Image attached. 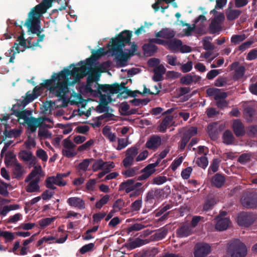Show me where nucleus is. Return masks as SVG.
<instances>
[{"mask_svg": "<svg viewBox=\"0 0 257 257\" xmlns=\"http://www.w3.org/2000/svg\"><path fill=\"white\" fill-rule=\"evenodd\" d=\"M90 68L86 64L74 67L72 70L64 69L58 73L53 74L50 79L45 80L41 85L48 88L55 96L62 98L69 92L68 84L75 83L86 76Z\"/></svg>", "mask_w": 257, "mask_h": 257, "instance_id": "nucleus-1", "label": "nucleus"}, {"mask_svg": "<svg viewBox=\"0 0 257 257\" xmlns=\"http://www.w3.org/2000/svg\"><path fill=\"white\" fill-rule=\"evenodd\" d=\"M55 0H43L42 2L34 8L29 14L25 25L29 30L33 34H36L39 37L37 43L43 40L44 35H41L40 30V18L41 16L46 12L47 9L52 6V3Z\"/></svg>", "mask_w": 257, "mask_h": 257, "instance_id": "nucleus-2", "label": "nucleus"}, {"mask_svg": "<svg viewBox=\"0 0 257 257\" xmlns=\"http://www.w3.org/2000/svg\"><path fill=\"white\" fill-rule=\"evenodd\" d=\"M132 33L128 31H124L119 34L118 37L112 39L111 50L115 55V59L120 66L126 65L128 56L122 51V47L131 41Z\"/></svg>", "mask_w": 257, "mask_h": 257, "instance_id": "nucleus-3", "label": "nucleus"}, {"mask_svg": "<svg viewBox=\"0 0 257 257\" xmlns=\"http://www.w3.org/2000/svg\"><path fill=\"white\" fill-rule=\"evenodd\" d=\"M228 252L231 257H244L247 254V248L244 243L236 239L230 242Z\"/></svg>", "mask_w": 257, "mask_h": 257, "instance_id": "nucleus-4", "label": "nucleus"}, {"mask_svg": "<svg viewBox=\"0 0 257 257\" xmlns=\"http://www.w3.org/2000/svg\"><path fill=\"white\" fill-rule=\"evenodd\" d=\"M99 75L96 74H91L87 78V84L85 86V89L87 91L92 93L97 92L100 93V91L107 92L103 87L104 85H100L97 83L99 80Z\"/></svg>", "mask_w": 257, "mask_h": 257, "instance_id": "nucleus-5", "label": "nucleus"}, {"mask_svg": "<svg viewBox=\"0 0 257 257\" xmlns=\"http://www.w3.org/2000/svg\"><path fill=\"white\" fill-rule=\"evenodd\" d=\"M241 204L247 208H253L257 207V194L250 192L244 193L241 197Z\"/></svg>", "mask_w": 257, "mask_h": 257, "instance_id": "nucleus-6", "label": "nucleus"}, {"mask_svg": "<svg viewBox=\"0 0 257 257\" xmlns=\"http://www.w3.org/2000/svg\"><path fill=\"white\" fill-rule=\"evenodd\" d=\"M24 34L23 32L18 37L16 42L14 43V46L11 49L12 52H14L12 56L10 59V62H13L15 58V54L19 53L20 51H24L26 48H29L26 46V40L24 38ZM31 46H30V47Z\"/></svg>", "mask_w": 257, "mask_h": 257, "instance_id": "nucleus-7", "label": "nucleus"}, {"mask_svg": "<svg viewBox=\"0 0 257 257\" xmlns=\"http://www.w3.org/2000/svg\"><path fill=\"white\" fill-rule=\"evenodd\" d=\"M21 105H20L19 102L17 104L13 105L12 110L13 114L18 117L19 119L24 120V122L26 123L28 119L30 118L32 115L31 110H23L24 108H21Z\"/></svg>", "mask_w": 257, "mask_h": 257, "instance_id": "nucleus-8", "label": "nucleus"}, {"mask_svg": "<svg viewBox=\"0 0 257 257\" xmlns=\"http://www.w3.org/2000/svg\"><path fill=\"white\" fill-rule=\"evenodd\" d=\"M46 120L51 122L50 119L45 117H39L38 118L31 117L26 121V123L28 125V130L30 131V132L34 133L38 127L42 126Z\"/></svg>", "mask_w": 257, "mask_h": 257, "instance_id": "nucleus-9", "label": "nucleus"}, {"mask_svg": "<svg viewBox=\"0 0 257 257\" xmlns=\"http://www.w3.org/2000/svg\"><path fill=\"white\" fill-rule=\"evenodd\" d=\"M63 149L62 154L67 158H73L77 155L75 151L76 145H74L69 139H64L62 142Z\"/></svg>", "mask_w": 257, "mask_h": 257, "instance_id": "nucleus-10", "label": "nucleus"}, {"mask_svg": "<svg viewBox=\"0 0 257 257\" xmlns=\"http://www.w3.org/2000/svg\"><path fill=\"white\" fill-rule=\"evenodd\" d=\"M254 220L255 217L252 213L245 212L240 213L237 218L238 223L241 226L245 227L252 224Z\"/></svg>", "mask_w": 257, "mask_h": 257, "instance_id": "nucleus-11", "label": "nucleus"}, {"mask_svg": "<svg viewBox=\"0 0 257 257\" xmlns=\"http://www.w3.org/2000/svg\"><path fill=\"white\" fill-rule=\"evenodd\" d=\"M211 251L210 246L206 243H198L196 244L194 251L195 257H205Z\"/></svg>", "mask_w": 257, "mask_h": 257, "instance_id": "nucleus-12", "label": "nucleus"}, {"mask_svg": "<svg viewBox=\"0 0 257 257\" xmlns=\"http://www.w3.org/2000/svg\"><path fill=\"white\" fill-rule=\"evenodd\" d=\"M45 173L42 170V168L40 165H36L34 164L33 169L29 175L26 178L25 182H28L32 179L33 180H39V182L40 181L41 178L44 177Z\"/></svg>", "mask_w": 257, "mask_h": 257, "instance_id": "nucleus-13", "label": "nucleus"}, {"mask_svg": "<svg viewBox=\"0 0 257 257\" xmlns=\"http://www.w3.org/2000/svg\"><path fill=\"white\" fill-rule=\"evenodd\" d=\"M159 164V160H157L156 163L151 164L142 170L143 174L138 177V180H143L149 178L155 171V168Z\"/></svg>", "mask_w": 257, "mask_h": 257, "instance_id": "nucleus-14", "label": "nucleus"}, {"mask_svg": "<svg viewBox=\"0 0 257 257\" xmlns=\"http://www.w3.org/2000/svg\"><path fill=\"white\" fill-rule=\"evenodd\" d=\"M58 179V175L56 177H49L46 180V186L47 188L55 190L56 187L54 185V184L59 186H64L66 185V182L64 181H61L60 179Z\"/></svg>", "mask_w": 257, "mask_h": 257, "instance_id": "nucleus-15", "label": "nucleus"}, {"mask_svg": "<svg viewBox=\"0 0 257 257\" xmlns=\"http://www.w3.org/2000/svg\"><path fill=\"white\" fill-rule=\"evenodd\" d=\"M206 93L209 96H214L215 100L225 99L227 96V93L222 92L219 89L216 88H210L206 90Z\"/></svg>", "mask_w": 257, "mask_h": 257, "instance_id": "nucleus-16", "label": "nucleus"}, {"mask_svg": "<svg viewBox=\"0 0 257 257\" xmlns=\"http://www.w3.org/2000/svg\"><path fill=\"white\" fill-rule=\"evenodd\" d=\"M125 83L122 82L120 85L117 83H114L112 85L105 84L103 87L105 91L109 92L111 94H115L119 92L123 89H125L126 88L125 87Z\"/></svg>", "mask_w": 257, "mask_h": 257, "instance_id": "nucleus-17", "label": "nucleus"}, {"mask_svg": "<svg viewBox=\"0 0 257 257\" xmlns=\"http://www.w3.org/2000/svg\"><path fill=\"white\" fill-rule=\"evenodd\" d=\"M217 122H213L210 123L207 128V131L210 138L212 140H216L218 137V134L220 130H219V127Z\"/></svg>", "mask_w": 257, "mask_h": 257, "instance_id": "nucleus-18", "label": "nucleus"}, {"mask_svg": "<svg viewBox=\"0 0 257 257\" xmlns=\"http://www.w3.org/2000/svg\"><path fill=\"white\" fill-rule=\"evenodd\" d=\"M232 127L235 136L237 137L243 136L245 134L244 127L242 123L238 119L233 121Z\"/></svg>", "mask_w": 257, "mask_h": 257, "instance_id": "nucleus-19", "label": "nucleus"}, {"mask_svg": "<svg viewBox=\"0 0 257 257\" xmlns=\"http://www.w3.org/2000/svg\"><path fill=\"white\" fill-rule=\"evenodd\" d=\"M215 228L219 231L226 230L229 227L230 223V220L228 218H221L218 216L216 218Z\"/></svg>", "mask_w": 257, "mask_h": 257, "instance_id": "nucleus-20", "label": "nucleus"}, {"mask_svg": "<svg viewBox=\"0 0 257 257\" xmlns=\"http://www.w3.org/2000/svg\"><path fill=\"white\" fill-rule=\"evenodd\" d=\"M161 144V138L158 136H153L150 138L146 144V146L150 149L155 150Z\"/></svg>", "mask_w": 257, "mask_h": 257, "instance_id": "nucleus-21", "label": "nucleus"}, {"mask_svg": "<svg viewBox=\"0 0 257 257\" xmlns=\"http://www.w3.org/2000/svg\"><path fill=\"white\" fill-rule=\"evenodd\" d=\"M153 72L154 74L153 80L155 81H161L163 79V75L166 72V69L162 64H161L156 67Z\"/></svg>", "mask_w": 257, "mask_h": 257, "instance_id": "nucleus-22", "label": "nucleus"}, {"mask_svg": "<svg viewBox=\"0 0 257 257\" xmlns=\"http://www.w3.org/2000/svg\"><path fill=\"white\" fill-rule=\"evenodd\" d=\"M149 242L150 240L149 239H142L139 237L135 239H130L126 246L128 248L132 249L148 243Z\"/></svg>", "mask_w": 257, "mask_h": 257, "instance_id": "nucleus-23", "label": "nucleus"}, {"mask_svg": "<svg viewBox=\"0 0 257 257\" xmlns=\"http://www.w3.org/2000/svg\"><path fill=\"white\" fill-rule=\"evenodd\" d=\"M135 182V180L131 179L121 183L119 185V191L125 190L126 193H128L135 190L134 187Z\"/></svg>", "mask_w": 257, "mask_h": 257, "instance_id": "nucleus-24", "label": "nucleus"}, {"mask_svg": "<svg viewBox=\"0 0 257 257\" xmlns=\"http://www.w3.org/2000/svg\"><path fill=\"white\" fill-rule=\"evenodd\" d=\"M201 77L195 75H192L191 74H187L182 77L180 79L181 83L184 85H190L192 83H196L200 81Z\"/></svg>", "mask_w": 257, "mask_h": 257, "instance_id": "nucleus-25", "label": "nucleus"}, {"mask_svg": "<svg viewBox=\"0 0 257 257\" xmlns=\"http://www.w3.org/2000/svg\"><path fill=\"white\" fill-rule=\"evenodd\" d=\"M13 173L16 178L20 179L25 173V171L20 163L15 162L13 164Z\"/></svg>", "mask_w": 257, "mask_h": 257, "instance_id": "nucleus-26", "label": "nucleus"}, {"mask_svg": "<svg viewBox=\"0 0 257 257\" xmlns=\"http://www.w3.org/2000/svg\"><path fill=\"white\" fill-rule=\"evenodd\" d=\"M166 45L171 51L177 52L179 51L180 47L182 45V41L177 39H173L167 41Z\"/></svg>", "mask_w": 257, "mask_h": 257, "instance_id": "nucleus-27", "label": "nucleus"}, {"mask_svg": "<svg viewBox=\"0 0 257 257\" xmlns=\"http://www.w3.org/2000/svg\"><path fill=\"white\" fill-rule=\"evenodd\" d=\"M67 202L70 206L78 208L79 209L85 208V203L83 200L78 197H71L67 200Z\"/></svg>", "mask_w": 257, "mask_h": 257, "instance_id": "nucleus-28", "label": "nucleus"}, {"mask_svg": "<svg viewBox=\"0 0 257 257\" xmlns=\"http://www.w3.org/2000/svg\"><path fill=\"white\" fill-rule=\"evenodd\" d=\"M173 117L167 116L162 120L161 124L158 126V130L161 132H165L167 128L172 125Z\"/></svg>", "mask_w": 257, "mask_h": 257, "instance_id": "nucleus-29", "label": "nucleus"}, {"mask_svg": "<svg viewBox=\"0 0 257 257\" xmlns=\"http://www.w3.org/2000/svg\"><path fill=\"white\" fill-rule=\"evenodd\" d=\"M39 180L32 179L28 182V185L26 186L25 189L27 192L33 193L40 191L39 185Z\"/></svg>", "mask_w": 257, "mask_h": 257, "instance_id": "nucleus-30", "label": "nucleus"}, {"mask_svg": "<svg viewBox=\"0 0 257 257\" xmlns=\"http://www.w3.org/2000/svg\"><path fill=\"white\" fill-rule=\"evenodd\" d=\"M175 33L173 30L169 29H164L155 34L157 38H163L166 39H171L175 36Z\"/></svg>", "mask_w": 257, "mask_h": 257, "instance_id": "nucleus-31", "label": "nucleus"}, {"mask_svg": "<svg viewBox=\"0 0 257 257\" xmlns=\"http://www.w3.org/2000/svg\"><path fill=\"white\" fill-rule=\"evenodd\" d=\"M37 97V95L34 94L33 92H28L24 99L19 102L20 105H21V108H25L26 105L33 101Z\"/></svg>", "mask_w": 257, "mask_h": 257, "instance_id": "nucleus-32", "label": "nucleus"}, {"mask_svg": "<svg viewBox=\"0 0 257 257\" xmlns=\"http://www.w3.org/2000/svg\"><path fill=\"white\" fill-rule=\"evenodd\" d=\"M225 179L220 174H215L211 179V184L212 185L217 187H221L224 183Z\"/></svg>", "mask_w": 257, "mask_h": 257, "instance_id": "nucleus-33", "label": "nucleus"}, {"mask_svg": "<svg viewBox=\"0 0 257 257\" xmlns=\"http://www.w3.org/2000/svg\"><path fill=\"white\" fill-rule=\"evenodd\" d=\"M21 158L25 161H31V164H36L37 159L34 156L32 152L23 151L20 153Z\"/></svg>", "mask_w": 257, "mask_h": 257, "instance_id": "nucleus-34", "label": "nucleus"}, {"mask_svg": "<svg viewBox=\"0 0 257 257\" xmlns=\"http://www.w3.org/2000/svg\"><path fill=\"white\" fill-rule=\"evenodd\" d=\"M192 233L191 229L188 224L182 225L177 230V233L180 237H186Z\"/></svg>", "mask_w": 257, "mask_h": 257, "instance_id": "nucleus-35", "label": "nucleus"}, {"mask_svg": "<svg viewBox=\"0 0 257 257\" xmlns=\"http://www.w3.org/2000/svg\"><path fill=\"white\" fill-rule=\"evenodd\" d=\"M143 49L146 54L152 55L157 52V47L152 42H149L148 44H144Z\"/></svg>", "mask_w": 257, "mask_h": 257, "instance_id": "nucleus-36", "label": "nucleus"}, {"mask_svg": "<svg viewBox=\"0 0 257 257\" xmlns=\"http://www.w3.org/2000/svg\"><path fill=\"white\" fill-rule=\"evenodd\" d=\"M222 138L223 142L226 145L232 144L234 140L232 133L229 130H226L224 132Z\"/></svg>", "mask_w": 257, "mask_h": 257, "instance_id": "nucleus-37", "label": "nucleus"}, {"mask_svg": "<svg viewBox=\"0 0 257 257\" xmlns=\"http://www.w3.org/2000/svg\"><path fill=\"white\" fill-rule=\"evenodd\" d=\"M240 13V10L228 9L226 12L227 19L230 21L233 20L237 18Z\"/></svg>", "mask_w": 257, "mask_h": 257, "instance_id": "nucleus-38", "label": "nucleus"}, {"mask_svg": "<svg viewBox=\"0 0 257 257\" xmlns=\"http://www.w3.org/2000/svg\"><path fill=\"white\" fill-rule=\"evenodd\" d=\"M209 30L212 34L219 32L221 30L220 24L212 20L209 25Z\"/></svg>", "mask_w": 257, "mask_h": 257, "instance_id": "nucleus-39", "label": "nucleus"}, {"mask_svg": "<svg viewBox=\"0 0 257 257\" xmlns=\"http://www.w3.org/2000/svg\"><path fill=\"white\" fill-rule=\"evenodd\" d=\"M211 38L206 37L203 39V48L206 50H213L215 49V46L210 42Z\"/></svg>", "mask_w": 257, "mask_h": 257, "instance_id": "nucleus-40", "label": "nucleus"}, {"mask_svg": "<svg viewBox=\"0 0 257 257\" xmlns=\"http://www.w3.org/2000/svg\"><path fill=\"white\" fill-rule=\"evenodd\" d=\"M98 93L100 94L99 103L105 105H108L109 103L112 102V99L110 95L103 94L101 93V91H100V93Z\"/></svg>", "mask_w": 257, "mask_h": 257, "instance_id": "nucleus-41", "label": "nucleus"}, {"mask_svg": "<svg viewBox=\"0 0 257 257\" xmlns=\"http://www.w3.org/2000/svg\"><path fill=\"white\" fill-rule=\"evenodd\" d=\"M18 205H10L5 206L3 208L0 209V214L2 215L5 216L9 211L17 209L19 208Z\"/></svg>", "mask_w": 257, "mask_h": 257, "instance_id": "nucleus-42", "label": "nucleus"}, {"mask_svg": "<svg viewBox=\"0 0 257 257\" xmlns=\"http://www.w3.org/2000/svg\"><path fill=\"white\" fill-rule=\"evenodd\" d=\"M138 167L129 168L128 169L122 172V174L127 177H132L136 175L139 171Z\"/></svg>", "mask_w": 257, "mask_h": 257, "instance_id": "nucleus-43", "label": "nucleus"}, {"mask_svg": "<svg viewBox=\"0 0 257 257\" xmlns=\"http://www.w3.org/2000/svg\"><path fill=\"white\" fill-rule=\"evenodd\" d=\"M93 160L92 159H86L83 160V161L79 163L78 166V168L84 171H86L89 164Z\"/></svg>", "mask_w": 257, "mask_h": 257, "instance_id": "nucleus-44", "label": "nucleus"}, {"mask_svg": "<svg viewBox=\"0 0 257 257\" xmlns=\"http://www.w3.org/2000/svg\"><path fill=\"white\" fill-rule=\"evenodd\" d=\"M16 160V156L11 152H9L6 154L5 162L6 165H10L11 163L14 164Z\"/></svg>", "mask_w": 257, "mask_h": 257, "instance_id": "nucleus-45", "label": "nucleus"}, {"mask_svg": "<svg viewBox=\"0 0 257 257\" xmlns=\"http://www.w3.org/2000/svg\"><path fill=\"white\" fill-rule=\"evenodd\" d=\"M245 68L243 66L238 67L235 71L233 75V78L235 79H238L241 78L244 75Z\"/></svg>", "mask_w": 257, "mask_h": 257, "instance_id": "nucleus-46", "label": "nucleus"}, {"mask_svg": "<svg viewBox=\"0 0 257 257\" xmlns=\"http://www.w3.org/2000/svg\"><path fill=\"white\" fill-rule=\"evenodd\" d=\"M216 203V201L215 198H211L210 199L206 201L203 205V210L204 211H208L211 209L212 207Z\"/></svg>", "mask_w": 257, "mask_h": 257, "instance_id": "nucleus-47", "label": "nucleus"}, {"mask_svg": "<svg viewBox=\"0 0 257 257\" xmlns=\"http://www.w3.org/2000/svg\"><path fill=\"white\" fill-rule=\"evenodd\" d=\"M138 153V149L136 147H133L127 150L125 153V156L131 157L134 159V158Z\"/></svg>", "mask_w": 257, "mask_h": 257, "instance_id": "nucleus-48", "label": "nucleus"}, {"mask_svg": "<svg viewBox=\"0 0 257 257\" xmlns=\"http://www.w3.org/2000/svg\"><path fill=\"white\" fill-rule=\"evenodd\" d=\"M208 160L205 156H202L196 160V164L200 167L204 169L208 165Z\"/></svg>", "mask_w": 257, "mask_h": 257, "instance_id": "nucleus-49", "label": "nucleus"}, {"mask_svg": "<svg viewBox=\"0 0 257 257\" xmlns=\"http://www.w3.org/2000/svg\"><path fill=\"white\" fill-rule=\"evenodd\" d=\"M104 165V162L101 159L95 160L92 165V170L94 172H96L98 170L102 169Z\"/></svg>", "mask_w": 257, "mask_h": 257, "instance_id": "nucleus-50", "label": "nucleus"}, {"mask_svg": "<svg viewBox=\"0 0 257 257\" xmlns=\"http://www.w3.org/2000/svg\"><path fill=\"white\" fill-rule=\"evenodd\" d=\"M246 38L244 34L233 35L231 38V41L234 44H238Z\"/></svg>", "mask_w": 257, "mask_h": 257, "instance_id": "nucleus-51", "label": "nucleus"}, {"mask_svg": "<svg viewBox=\"0 0 257 257\" xmlns=\"http://www.w3.org/2000/svg\"><path fill=\"white\" fill-rule=\"evenodd\" d=\"M100 57L99 54L95 52L94 53H93L90 58H88L86 60V65H88L90 67H91V66L94 63V61L99 59Z\"/></svg>", "mask_w": 257, "mask_h": 257, "instance_id": "nucleus-52", "label": "nucleus"}, {"mask_svg": "<svg viewBox=\"0 0 257 257\" xmlns=\"http://www.w3.org/2000/svg\"><path fill=\"white\" fill-rule=\"evenodd\" d=\"M167 59L168 63L172 66L180 65V62H177V58L175 56L167 55Z\"/></svg>", "mask_w": 257, "mask_h": 257, "instance_id": "nucleus-53", "label": "nucleus"}, {"mask_svg": "<svg viewBox=\"0 0 257 257\" xmlns=\"http://www.w3.org/2000/svg\"><path fill=\"white\" fill-rule=\"evenodd\" d=\"M146 226L141 223H136L127 228V233H130L132 231H139L144 228Z\"/></svg>", "mask_w": 257, "mask_h": 257, "instance_id": "nucleus-54", "label": "nucleus"}, {"mask_svg": "<svg viewBox=\"0 0 257 257\" xmlns=\"http://www.w3.org/2000/svg\"><path fill=\"white\" fill-rule=\"evenodd\" d=\"M227 82V78L224 77H219L214 83L215 86L217 87H222L225 85Z\"/></svg>", "mask_w": 257, "mask_h": 257, "instance_id": "nucleus-55", "label": "nucleus"}, {"mask_svg": "<svg viewBox=\"0 0 257 257\" xmlns=\"http://www.w3.org/2000/svg\"><path fill=\"white\" fill-rule=\"evenodd\" d=\"M197 129L196 127H191L184 134V136L186 137V138H189L188 139L190 140L191 137L197 134Z\"/></svg>", "mask_w": 257, "mask_h": 257, "instance_id": "nucleus-56", "label": "nucleus"}, {"mask_svg": "<svg viewBox=\"0 0 257 257\" xmlns=\"http://www.w3.org/2000/svg\"><path fill=\"white\" fill-rule=\"evenodd\" d=\"M36 156L43 161H46L48 159V156L46 152L43 149H40L36 151Z\"/></svg>", "mask_w": 257, "mask_h": 257, "instance_id": "nucleus-57", "label": "nucleus"}, {"mask_svg": "<svg viewBox=\"0 0 257 257\" xmlns=\"http://www.w3.org/2000/svg\"><path fill=\"white\" fill-rule=\"evenodd\" d=\"M103 134L111 142H114L116 140V136L114 134L110 133L108 129L104 127L103 130Z\"/></svg>", "mask_w": 257, "mask_h": 257, "instance_id": "nucleus-58", "label": "nucleus"}, {"mask_svg": "<svg viewBox=\"0 0 257 257\" xmlns=\"http://www.w3.org/2000/svg\"><path fill=\"white\" fill-rule=\"evenodd\" d=\"M9 184L1 182L0 184V194L4 196H7L9 192L7 190L8 186Z\"/></svg>", "mask_w": 257, "mask_h": 257, "instance_id": "nucleus-59", "label": "nucleus"}, {"mask_svg": "<svg viewBox=\"0 0 257 257\" xmlns=\"http://www.w3.org/2000/svg\"><path fill=\"white\" fill-rule=\"evenodd\" d=\"M22 133V131L20 130H13L9 132H6V136L8 137H15L17 138L19 137Z\"/></svg>", "mask_w": 257, "mask_h": 257, "instance_id": "nucleus-60", "label": "nucleus"}, {"mask_svg": "<svg viewBox=\"0 0 257 257\" xmlns=\"http://www.w3.org/2000/svg\"><path fill=\"white\" fill-rule=\"evenodd\" d=\"M124 202L121 199H117L113 204V207L116 211H119L124 206Z\"/></svg>", "mask_w": 257, "mask_h": 257, "instance_id": "nucleus-61", "label": "nucleus"}, {"mask_svg": "<svg viewBox=\"0 0 257 257\" xmlns=\"http://www.w3.org/2000/svg\"><path fill=\"white\" fill-rule=\"evenodd\" d=\"M168 230L167 229H163L161 231L157 232L154 235V238L156 240H160L163 238L167 234Z\"/></svg>", "mask_w": 257, "mask_h": 257, "instance_id": "nucleus-62", "label": "nucleus"}, {"mask_svg": "<svg viewBox=\"0 0 257 257\" xmlns=\"http://www.w3.org/2000/svg\"><path fill=\"white\" fill-rule=\"evenodd\" d=\"M142 200L138 199L136 200L131 206L132 210L135 211L139 210L142 206Z\"/></svg>", "mask_w": 257, "mask_h": 257, "instance_id": "nucleus-63", "label": "nucleus"}, {"mask_svg": "<svg viewBox=\"0 0 257 257\" xmlns=\"http://www.w3.org/2000/svg\"><path fill=\"white\" fill-rule=\"evenodd\" d=\"M247 134L249 136L254 137L257 134V125H252L248 127Z\"/></svg>", "mask_w": 257, "mask_h": 257, "instance_id": "nucleus-64", "label": "nucleus"}]
</instances>
